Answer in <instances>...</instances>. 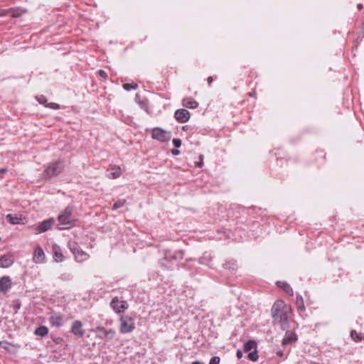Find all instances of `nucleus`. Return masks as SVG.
Listing matches in <instances>:
<instances>
[{"instance_id": "obj_21", "label": "nucleus", "mask_w": 364, "mask_h": 364, "mask_svg": "<svg viewBox=\"0 0 364 364\" xmlns=\"http://www.w3.org/2000/svg\"><path fill=\"white\" fill-rule=\"evenodd\" d=\"M183 105L188 108H196L198 105V103L191 98H186L183 100Z\"/></svg>"}, {"instance_id": "obj_3", "label": "nucleus", "mask_w": 364, "mask_h": 364, "mask_svg": "<svg viewBox=\"0 0 364 364\" xmlns=\"http://www.w3.org/2000/svg\"><path fill=\"white\" fill-rule=\"evenodd\" d=\"M64 166L61 161L50 164L43 172V178H50L59 175L63 170Z\"/></svg>"}, {"instance_id": "obj_17", "label": "nucleus", "mask_w": 364, "mask_h": 364, "mask_svg": "<svg viewBox=\"0 0 364 364\" xmlns=\"http://www.w3.org/2000/svg\"><path fill=\"white\" fill-rule=\"evenodd\" d=\"M53 257L55 262H61L63 259V255L62 253V250L60 247L57 245H53Z\"/></svg>"}, {"instance_id": "obj_34", "label": "nucleus", "mask_w": 364, "mask_h": 364, "mask_svg": "<svg viewBox=\"0 0 364 364\" xmlns=\"http://www.w3.org/2000/svg\"><path fill=\"white\" fill-rule=\"evenodd\" d=\"M173 144L175 147L178 148L181 145V141L179 139H173Z\"/></svg>"}, {"instance_id": "obj_29", "label": "nucleus", "mask_w": 364, "mask_h": 364, "mask_svg": "<svg viewBox=\"0 0 364 364\" xmlns=\"http://www.w3.org/2000/svg\"><path fill=\"white\" fill-rule=\"evenodd\" d=\"M123 87L124 89L127 90H136L138 88V85L135 82H132V83H124L123 84Z\"/></svg>"}, {"instance_id": "obj_2", "label": "nucleus", "mask_w": 364, "mask_h": 364, "mask_svg": "<svg viewBox=\"0 0 364 364\" xmlns=\"http://www.w3.org/2000/svg\"><path fill=\"white\" fill-rule=\"evenodd\" d=\"M73 208L68 206L58 215V226L60 230L69 229L75 225L76 220L73 216Z\"/></svg>"}, {"instance_id": "obj_13", "label": "nucleus", "mask_w": 364, "mask_h": 364, "mask_svg": "<svg viewBox=\"0 0 364 364\" xmlns=\"http://www.w3.org/2000/svg\"><path fill=\"white\" fill-rule=\"evenodd\" d=\"M297 340L296 335L291 331H287L282 339V345L286 346L294 343Z\"/></svg>"}, {"instance_id": "obj_5", "label": "nucleus", "mask_w": 364, "mask_h": 364, "mask_svg": "<svg viewBox=\"0 0 364 364\" xmlns=\"http://www.w3.org/2000/svg\"><path fill=\"white\" fill-rule=\"evenodd\" d=\"M151 136L154 139L161 142H166L170 140L171 132L159 127H155L151 130Z\"/></svg>"}, {"instance_id": "obj_16", "label": "nucleus", "mask_w": 364, "mask_h": 364, "mask_svg": "<svg viewBox=\"0 0 364 364\" xmlns=\"http://www.w3.org/2000/svg\"><path fill=\"white\" fill-rule=\"evenodd\" d=\"M6 12L9 13L12 17L16 18V17H19L21 15L26 14L27 12V10L25 9L18 7V8H12V9H8L6 11Z\"/></svg>"}, {"instance_id": "obj_36", "label": "nucleus", "mask_w": 364, "mask_h": 364, "mask_svg": "<svg viewBox=\"0 0 364 364\" xmlns=\"http://www.w3.org/2000/svg\"><path fill=\"white\" fill-rule=\"evenodd\" d=\"M199 159H200V161H199V162L196 163V166L202 167V166L203 164V155H200Z\"/></svg>"}, {"instance_id": "obj_18", "label": "nucleus", "mask_w": 364, "mask_h": 364, "mask_svg": "<svg viewBox=\"0 0 364 364\" xmlns=\"http://www.w3.org/2000/svg\"><path fill=\"white\" fill-rule=\"evenodd\" d=\"M36 99L39 102V103L44 105L46 107H48L54 109H59V107H60L59 105L54 103V102L46 104L47 99L42 95L38 97H36Z\"/></svg>"}, {"instance_id": "obj_27", "label": "nucleus", "mask_w": 364, "mask_h": 364, "mask_svg": "<svg viewBox=\"0 0 364 364\" xmlns=\"http://www.w3.org/2000/svg\"><path fill=\"white\" fill-rule=\"evenodd\" d=\"M296 304L299 311H304L305 310L303 298L301 296H296Z\"/></svg>"}, {"instance_id": "obj_6", "label": "nucleus", "mask_w": 364, "mask_h": 364, "mask_svg": "<svg viewBox=\"0 0 364 364\" xmlns=\"http://www.w3.org/2000/svg\"><path fill=\"white\" fill-rule=\"evenodd\" d=\"M110 306L117 314L124 312V311L127 309L129 307V305L126 301H119L117 296H115L112 299L110 302Z\"/></svg>"}, {"instance_id": "obj_4", "label": "nucleus", "mask_w": 364, "mask_h": 364, "mask_svg": "<svg viewBox=\"0 0 364 364\" xmlns=\"http://www.w3.org/2000/svg\"><path fill=\"white\" fill-rule=\"evenodd\" d=\"M119 331L122 333H129L135 328L134 319L128 315H122L119 317Z\"/></svg>"}, {"instance_id": "obj_45", "label": "nucleus", "mask_w": 364, "mask_h": 364, "mask_svg": "<svg viewBox=\"0 0 364 364\" xmlns=\"http://www.w3.org/2000/svg\"><path fill=\"white\" fill-rule=\"evenodd\" d=\"M1 171L2 173H5V172H6V170H5V169H1Z\"/></svg>"}, {"instance_id": "obj_43", "label": "nucleus", "mask_w": 364, "mask_h": 364, "mask_svg": "<svg viewBox=\"0 0 364 364\" xmlns=\"http://www.w3.org/2000/svg\"><path fill=\"white\" fill-rule=\"evenodd\" d=\"M277 354L279 355V356H282L283 355V353L282 351H279L277 353Z\"/></svg>"}, {"instance_id": "obj_19", "label": "nucleus", "mask_w": 364, "mask_h": 364, "mask_svg": "<svg viewBox=\"0 0 364 364\" xmlns=\"http://www.w3.org/2000/svg\"><path fill=\"white\" fill-rule=\"evenodd\" d=\"M96 331L104 333L105 338L109 340H112L115 335V331L114 329H109V331H107L104 327L102 326L97 327Z\"/></svg>"}, {"instance_id": "obj_14", "label": "nucleus", "mask_w": 364, "mask_h": 364, "mask_svg": "<svg viewBox=\"0 0 364 364\" xmlns=\"http://www.w3.org/2000/svg\"><path fill=\"white\" fill-rule=\"evenodd\" d=\"M7 220L13 225L23 223V218L21 215L8 214L6 216Z\"/></svg>"}, {"instance_id": "obj_22", "label": "nucleus", "mask_w": 364, "mask_h": 364, "mask_svg": "<svg viewBox=\"0 0 364 364\" xmlns=\"http://www.w3.org/2000/svg\"><path fill=\"white\" fill-rule=\"evenodd\" d=\"M74 255L78 262H83L89 258V255L81 249H80Z\"/></svg>"}, {"instance_id": "obj_41", "label": "nucleus", "mask_w": 364, "mask_h": 364, "mask_svg": "<svg viewBox=\"0 0 364 364\" xmlns=\"http://www.w3.org/2000/svg\"><path fill=\"white\" fill-rule=\"evenodd\" d=\"M212 81H213V78H212L211 77H209L208 78V83H209V84H210V83L212 82Z\"/></svg>"}, {"instance_id": "obj_20", "label": "nucleus", "mask_w": 364, "mask_h": 364, "mask_svg": "<svg viewBox=\"0 0 364 364\" xmlns=\"http://www.w3.org/2000/svg\"><path fill=\"white\" fill-rule=\"evenodd\" d=\"M277 284L279 287L282 288L287 292L289 295L292 296L294 294L292 288L290 285L284 282H277Z\"/></svg>"}, {"instance_id": "obj_46", "label": "nucleus", "mask_w": 364, "mask_h": 364, "mask_svg": "<svg viewBox=\"0 0 364 364\" xmlns=\"http://www.w3.org/2000/svg\"><path fill=\"white\" fill-rule=\"evenodd\" d=\"M358 8H359V9H361V8H362V5H361V4H359V5H358Z\"/></svg>"}, {"instance_id": "obj_26", "label": "nucleus", "mask_w": 364, "mask_h": 364, "mask_svg": "<svg viewBox=\"0 0 364 364\" xmlns=\"http://www.w3.org/2000/svg\"><path fill=\"white\" fill-rule=\"evenodd\" d=\"M68 247L73 255L76 254V252L80 249L78 244L75 241H70L68 242Z\"/></svg>"}, {"instance_id": "obj_38", "label": "nucleus", "mask_w": 364, "mask_h": 364, "mask_svg": "<svg viewBox=\"0 0 364 364\" xmlns=\"http://www.w3.org/2000/svg\"><path fill=\"white\" fill-rule=\"evenodd\" d=\"M7 10H4L0 13V16H6L8 14H10L9 13L6 12Z\"/></svg>"}, {"instance_id": "obj_39", "label": "nucleus", "mask_w": 364, "mask_h": 364, "mask_svg": "<svg viewBox=\"0 0 364 364\" xmlns=\"http://www.w3.org/2000/svg\"><path fill=\"white\" fill-rule=\"evenodd\" d=\"M171 152L173 155H178L180 153V151L178 149H173Z\"/></svg>"}, {"instance_id": "obj_28", "label": "nucleus", "mask_w": 364, "mask_h": 364, "mask_svg": "<svg viewBox=\"0 0 364 364\" xmlns=\"http://www.w3.org/2000/svg\"><path fill=\"white\" fill-rule=\"evenodd\" d=\"M350 336L353 338V340L355 341V342H358L362 340L361 333H357L356 331L355 330L351 331Z\"/></svg>"}, {"instance_id": "obj_37", "label": "nucleus", "mask_w": 364, "mask_h": 364, "mask_svg": "<svg viewBox=\"0 0 364 364\" xmlns=\"http://www.w3.org/2000/svg\"><path fill=\"white\" fill-rule=\"evenodd\" d=\"M236 355L238 359H240L242 358V352L240 350H237L236 353Z\"/></svg>"}, {"instance_id": "obj_1", "label": "nucleus", "mask_w": 364, "mask_h": 364, "mask_svg": "<svg viewBox=\"0 0 364 364\" xmlns=\"http://www.w3.org/2000/svg\"><path fill=\"white\" fill-rule=\"evenodd\" d=\"M271 312L274 324H279L282 330L289 328L288 318L291 312L290 306L286 304L282 300H278L273 304Z\"/></svg>"}, {"instance_id": "obj_23", "label": "nucleus", "mask_w": 364, "mask_h": 364, "mask_svg": "<svg viewBox=\"0 0 364 364\" xmlns=\"http://www.w3.org/2000/svg\"><path fill=\"white\" fill-rule=\"evenodd\" d=\"M112 170L113 171L111 172L108 176L109 178L115 179V178H119L121 176L122 171H121V168L119 166H114V167L112 168Z\"/></svg>"}, {"instance_id": "obj_32", "label": "nucleus", "mask_w": 364, "mask_h": 364, "mask_svg": "<svg viewBox=\"0 0 364 364\" xmlns=\"http://www.w3.org/2000/svg\"><path fill=\"white\" fill-rule=\"evenodd\" d=\"M136 100H137L138 103L141 105V107L144 109H147V102L146 100L140 101L139 100V95L137 94L136 95Z\"/></svg>"}, {"instance_id": "obj_35", "label": "nucleus", "mask_w": 364, "mask_h": 364, "mask_svg": "<svg viewBox=\"0 0 364 364\" xmlns=\"http://www.w3.org/2000/svg\"><path fill=\"white\" fill-rule=\"evenodd\" d=\"M98 75L100 77L103 78V79H106L107 77V73L102 70H100L98 72Z\"/></svg>"}, {"instance_id": "obj_25", "label": "nucleus", "mask_w": 364, "mask_h": 364, "mask_svg": "<svg viewBox=\"0 0 364 364\" xmlns=\"http://www.w3.org/2000/svg\"><path fill=\"white\" fill-rule=\"evenodd\" d=\"M257 343L254 341H247L244 346V350L245 352H251L252 350H256Z\"/></svg>"}, {"instance_id": "obj_44", "label": "nucleus", "mask_w": 364, "mask_h": 364, "mask_svg": "<svg viewBox=\"0 0 364 364\" xmlns=\"http://www.w3.org/2000/svg\"><path fill=\"white\" fill-rule=\"evenodd\" d=\"M229 264H230V263H226L225 264V266H226L227 268H231V267L229 266Z\"/></svg>"}, {"instance_id": "obj_9", "label": "nucleus", "mask_w": 364, "mask_h": 364, "mask_svg": "<svg viewBox=\"0 0 364 364\" xmlns=\"http://www.w3.org/2000/svg\"><path fill=\"white\" fill-rule=\"evenodd\" d=\"M82 323L80 321L76 320L73 322L71 328V332L79 338L84 336V331L82 328Z\"/></svg>"}, {"instance_id": "obj_11", "label": "nucleus", "mask_w": 364, "mask_h": 364, "mask_svg": "<svg viewBox=\"0 0 364 364\" xmlns=\"http://www.w3.org/2000/svg\"><path fill=\"white\" fill-rule=\"evenodd\" d=\"M14 259L12 255H4L0 257V267L7 268L11 266Z\"/></svg>"}, {"instance_id": "obj_15", "label": "nucleus", "mask_w": 364, "mask_h": 364, "mask_svg": "<svg viewBox=\"0 0 364 364\" xmlns=\"http://www.w3.org/2000/svg\"><path fill=\"white\" fill-rule=\"evenodd\" d=\"M49 321L53 326L60 327L63 325V317L59 314H53Z\"/></svg>"}, {"instance_id": "obj_24", "label": "nucleus", "mask_w": 364, "mask_h": 364, "mask_svg": "<svg viewBox=\"0 0 364 364\" xmlns=\"http://www.w3.org/2000/svg\"><path fill=\"white\" fill-rule=\"evenodd\" d=\"M48 333V328L46 326H41L35 331V334L41 337L46 336Z\"/></svg>"}, {"instance_id": "obj_7", "label": "nucleus", "mask_w": 364, "mask_h": 364, "mask_svg": "<svg viewBox=\"0 0 364 364\" xmlns=\"http://www.w3.org/2000/svg\"><path fill=\"white\" fill-rule=\"evenodd\" d=\"M33 260L36 264L43 263L46 260V255L43 249L37 246L33 252Z\"/></svg>"}, {"instance_id": "obj_8", "label": "nucleus", "mask_w": 364, "mask_h": 364, "mask_svg": "<svg viewBox=\"0 0 364 364\" xmlns=\"http://www.w3.org/2000/svg\"><path fill=\"white\" fill-rule=\"evenodd\" d=\"M174 116L178 122L181 123H184L189 119L190 113L188 110L185 109H180L175 112Z\"/></svg>"}, {"instance_id": "obj_12", "label": "nucleus", "mask_w": 364, "mask_h": 364, "mask_svg": "<svg viewBox=\"0 0 364 364\" xmlns=\"http://www.w3.org/2000/svg\"><path fill=\"white\" fill-rule=\"evenodd\" d=\"M54 220L53 219H49L44 220L41 225H39L36 228V234L46 232L50 229L52 225H53Z\"/></svg>"}, {"instance_id": "obj_42", "label": "nucleus", "mask_w": 364, "mask_h": 364, "mask_svg": "<svg viewBox=\"0 0 364 364\" xmlns=\"http://www.w3.org/2000/svg\"><path fill=\"white\" fill-rule=\"evenodd\" d=\"M191 364H203V363L200 362H198V361H195V362H193Z\"/></svg>"}, {"instance_id": "obj_33", "label": "nucleus", "mask_w": 364, "mask_h": 364, "mask_svg": "<svg viewBox=\"0 0 364 364\" xmlns=\"http://www.w3.org/2000/svg\"><path fill=\"white\" fill-rule=\"evenodd\" d=\"M220 358L218 357V356H214L210 360V363L209 364H219L220 363Z\"/></svg>"}, {"instance_id": "obj_31", "label": "nucleus", "mask_w": 364, "mask_h": 364, "mask_svg": "<svg viewBox=\"0 0 364 364\" xmlns=\"http://www.w3.org/2000/svg\"><path fill=\"white\" fill-rule=\"evenodd\" d=\"M125 203H126L125 200H118L114 203L112 209L117 210V209L122 207Z\"/></svg>"}, {"instance_id": "obj_30", "label": "nucleus", "mask_w": 364, "mask_h": 364, "mask_svg": "<svg viewBox=\"0 0 364 364\" xmlns=\"http://www.w3.org/2000/svg\"><path fill=\"white\" fill-rule=\"evenodd\" d=\"M248 358L250 360H251L252 361H256L258 359V355H257V350H253L252 352H249V354H248Z\"/></svg>"}, {"instance_id": "obj_10", "label": "nucleus", "mask_w": 364, "mask_h": 364, "mask_svg": "<svg viewBox=\"0 0 364 364\" xmlns=\"http://www.w3.org/2000/svg\"><path fill=\"white\" fill-rule=\"evenodd\" d=\"M11 287V281L9 277L4 276L0 279V292L6 293Z\"/></svg>"}, {"instance_id": "obj_40", "label": "nucleus", "mask_w": 364, "mask_h": 364, "mask_svg": "<svg viewBox=\"0 0 364 364\" xmlns=\"http://www.w3.org/2000/svg\"><path fill=\"white\" fill-rule=\"evenodd\" d=\"M62 341H63V338H58L56 339V343H60Z\"/></svg>"}]
</instances>
